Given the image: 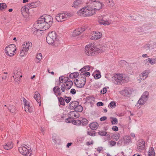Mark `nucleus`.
Segmentation results:
<instances>
[{
	"mask_svg": "<svg viewBox=\"0 0 156 156\" xmlns=\"http://www.w3.org/2000/svg\"><path fill=\"white\" fill-rule=\"evenodd\" d=\"M112 129L115 131H117L118 130V129L117 126H114L112 128Z\"/></svg>",
	"mask_w": 156,
	"mask_h": 156,
	"instance_id": "59",
	"label": "nucleus"
},
{
	"mask_svg": "<svg viewBox=\"0 0 156 156\" xmlns=\"http://www.w3.org/2000/svg\"><path fill=\"white\" fill-rule=\"evenodd\" d=\"M86 29V27H84L82 28H79L76 30H75L72 34L73 36H76L80 34L81 33Z\"/></svg>",
	"mask_w": 156,
	"mask_h": 156,
	"instance_id": "16",
	"label": "nucleus"
},
{
	"mask_svg": "<svg viewBox=\"0 0 156 156\" xmlns=\"http://www.w3.org/2000/svg\"><path fill=\"white\" fill-rule=\"evenodd\" d=\"M116 106V103L114 101H111L108 105L109 108L111 107L112 108H114Z\"/></svg>",
	"mask_w": 156,
	"mask_h": 156,
	"instance_id": "46",
	"label": "nucleus"
},
{
	"mask_svg": "<svg viewBox=\"0 0 156 156\" xmlns=\"http://www.w3.org/2000/svg\"><path fill=\"white\" fill-rule=\"evenodd\" d=\"M79 75V73L78 72H74L71 73L69 75V77L71 78H76Z\"/></svg>",
	"mask_w": 156,
	"mask_h": 156,
	"instance_id": "35",
	"label": "nucleus"
},
{
	"mask_svg": "<svg viewBox=\"0 0 156 156\" xmlns=\"http://www.w3.org/2000/svg\"><path fill=\"white\" fill-rule=\"evenodd\" d=\"M66 86L67 90L69 89L73 84V82L71 80L68 81L66 83Z\"/></svg>",
	"mask_w": 156,
	"mask_h": 156,
	"instance_id": "33",
	"label": "nucleus"
},
{
	"mask_svg": "<svg viewBox=\"0 0 156 156\" xmlns=\"http://www.w3.org/2000/svg\"><path fill=\"white\" fill-rule=\"evenodd\" d=\"M47 42L49 44H52L55 46H57L59 44V42L56 33L55 32L52 31L49 33L46 37Z\"/></svg>",
	"mask_w": 156,
	"mask_h": 156,
	"instance_id": "3",
	"label": "nucleus"
},
{
	"mask_svg": "<svg viewBox=\"0 0 156 156\" xmlns=\"http://www.w3.org/2000/svg\"><path fill=\"white\" fill-rule=\"evenodd\" d=\"M98 133L101 136H105L106 135L107 133L105 131H99L98 132Z\"/></svg>",
	"mask_w": 156,
	"mask_h": 156,
	"instance_id": "49",
	"label": "nucleus"
},
{
	"mask_svg": "<svg viewBox=\"0 0 156 156\" xmlns=\"http://www.w3.org/2000/svg\"><path fill=\"white\" fill-rule=\"evenodd\" d=\"M98 126V123L97 122H95L91 123L90 124L89 126L92 129L94 130L96 129Z\"/></svg>",
	"mask_w": 156,
	"mask_h": 156,
	"instance_id": "27",
	"label": "nucleus"
},
{
	"mask_svg": "<svg viewBox=\"0 0 156 156\" xmlns=\"http://www.w3.org/2000/svg\"><path fill=\"white\" fill-rule=\"evenodd\" d=\"M69 80L68 77L60 76L59 78V85L60 84V83H66Z\"/></svg>",
	"mask_w": 156,
	"mask_h": 156,
	"instance_id": "28",
	"label": "nucleus"
},
{
	"mask_svg": "<svg viewBox=\"0 0 156 156\" xmlns=\"http://www.w3.org/2000/svg\"><path fill=\"white\" fill-rule=\"evenodd\" d=\"M108 5L111 7L112 8H114L115 7V5L114 2L113 1H112L110 3L108 4Z\"/></svg>",
	"mask_w": 156,
	"mask_h": 156,
	"instance_id": "56",
	"label": "nucleus"
},
{
	"mask_svg": "<svg viewBox=\"0 0 156 156\" xmlns=\"http://www.w3.org/2000/svg\"><path fill=\"white\" fill-rule=\"evenodd\" d=\"M102 148L101 147H98L97 148V151H98L99 152V153H100V151L102 150Z\"/></svg>",
	"mask_w": 156,
	"mask_h": 156,
	"instance_id": "63",
	"label": "nucleus"
},
{
	"mask_svg": "<svg viewBox=\"0 0 156 156\" xmlns=\"http://www.w3.org/2000/svg\"><path fill=\"white\" fill-rule=\"evenodd\" d=\"M79 102L76 101L71 102L69 104V107L71 109H75L77 106L79 105Z\"/></svg>",
	"mask_w": 156,
	"mask_h": 156,
	"instance_id": "29",
	"label": "nucleus"
},
{
	"mask_svg": "<svg viewBox=\"0 0 156 156\" xmlns=\"http://www.w3.org/2000/svg\"><path fill=\"white\" fill-rule=\"evenodd\" d=\"M107 119V117L106 116H103L100 118V120L101 121H103L106 120Z\"/></svg>",
	"mask_w": 156,
	"mask_h": 156,
	"instance_id": "62",
	"label": "nucleus"
},
{
	"mask_svg": "<svg viewBox=\"0 0 156 156\" xmlns=\"http://www.w3.org/2000/svg\"><path fill=\"white\" fill-rule=\"evenodd\" d=\"M29 9L28 5L23 7L21 9V12L23 16L25 17L29 16Z\"/></svg>",
	"mask_w": 156,
	"mask_h": 156,
	"instance_id": "14",
	"label": "nucleus"
},
{
	"mask_svg": "<svg viewBox=\"0 0 156 156\" xmlns=\"http://www.w3.org/2000/svg\"><path fill=\"white\" fill-rule=\"evenodd\" d=\"M70 93L73 94H75L76 93V90L73 88L71 89L70 90Z\"/></svg>",
	"mask_w": 156,
	"mask_h": 156,
	"instance_id": "60",
	"label": "nucleus"
},
{
	"mask_svg": "<svg viewBox=\"0 0 156 156\" xmlns=\"http://www.w3.org/2000/svg\"><path fill=\"white\" fill-rule=\"evenodd\" d=\"M53 20H37L34 24L36 28L34 29V34L40 36L44 30L48 29L51 25Z\"/></svg>",
	"mask_w": 156,
	"mask_h": 156,
	"instance_id": "2",
	"label": "nucleus"
},
{
	"mask_svg": "<svg viewBox=\"0 0 156 156\" xmlns=\"http://www.w3.org/2000/svg\"><path fill=\"white\" fill-rule=\"evenodd\" d=\"M112 80L115 84H119L122 83L128 82L129 79L125 75L121 74L115 75Z\"/></svg>",
	"mask_w": 156,
	"mask_h": 156,
	"instance_id": "4",
	"label": "nucleus"
},
{
	"mask_svg": "<svg viewBox=\"0 0 156 156\" xmlns=\"http://www.w3.org/2000/svg\"><path fill=\"white\" fill-rule=\"evenodd\" d=\"M90 73L89 72H85L83 73L82 74H81V76H83L86 78V76H90Z\"/></svg>",
	"mask_w": 156,
	"mask_h": 156,
	"instance_id": "47",
	"label": "nucleus"
},
{
	"mask_svg": "<svg viewBox=\"0 0 156 156\" xmlns=\"http://www.w3.org/2000/svg\"><path fill=\"white\" fill-rule=\"evenodd\" d=\"M27 148L25 147H20L18 150L22 154L26 156H30L32 153L31 150L29 147Z\"/></svg>",
	"mask_w": 156,
	"mask_h": 156,
	"instance_id": "9",
	"label": "nucleus"
},
{
	"mask_svg": "<svg viewBox=\"0 0 156 156\" xmlns=\"http://www.w3.org/2000/svg\"><path fill=\"white\" fill-rule=\"evenodd\" d=\"M109 49H111V48H110L109 45L105 44L102 47L99 48V51L98 52L101 53L104 51L105 50H108Z\"/></svg>",
	"mask_w": 156,
	"mask_h": 156,
	"instance_id": "22",
	"label": "nucleus"
},
{
	"mask_svg": "<svg viewBox=\"0 0 156 156\" xmlns=\"http://www.w3.org/2000/svg\"><path fill=\"white\" fill-rule=\"evenodd\" d=\"M150 44H147L144 47V48L145 49H146V50H148L150 48Z\"/></svg>",
	"mask_w": 156,
	"mask_h": 156,
	"instance_id": "58",
	"label": "nucleus"
},
{
	"mask_svg": "<svg viewBox=\"0 0 156 156\" xmlns=\"http://www.w3.org/2000/svg\"><path fill=\"white\" fill-rule=\"evenodd\" d=\"M73 14L71 13H61L57 14L56 16V20H61L63 19H71V17L72 16Z\"/></svg>",
	"mask_w": 156,
	"mask_h": 156,
	"instance_id": "10",
	"label": "nucleus"
},
{
	"mask_svg": "<svg viewBox=\"0 0 156 156\" xmlns=\"http://www.w3.org/2000/svg\"><path fill=\"white\" fill-rule=\"evenodd\" d=\"M52 138L53 141L55 144H58L60 142V140L59 139L58 136H53Z\"/></svg>",
	"mask_w": 156,
	"mask_h": 156,
	"instance_id": "39",
	"label": "nucleus"
},
{
	"mask_svg": "<svg viewBox=\"0 0 156 156\" xmlns=\"http://www.w3.org/2000/svg\"><path fill=\"white\" fill-rule=\"evenodd\" d=\"M9 110L12 113H15L16 110V107L13 105H11L9 108Z\"/></svg>",
	"mask_w": 156,
	"mask_h": 156,
	"instance_id": "44",
	"label": "nucleus"
},
{
	"mask_svg": "<svg viewBox=\"0 0 156 156\" xmlns=\"http://www.w3.org/2000/svg\"><path fill=\"white\" fill-rule=\"evenodd\" d=\"M99 23L101 24L107 25L111 23V20H98Z\"/></svg>",
	"mask_w": 156,
	"mask_h": 156,
	"instance_id": "26",
	"label": "nucleus"
},
{
	"mask_svg": "<svg viewBox=\"0 0 156 156\" xmlns=\"http://www.w3.org/2000/svg\"><path fill=\"white\" fill-rule=\"evenodd\" d=\"M123 141L125 145L128 144L129 143L131 142V140L130 136H124L123 138Z\"/></svg>",
	"mask_w": 156,
	"mask_h": 156,
	"instance_id": "24",
	"label": "nucleus"
},
{
	"mask_svg": "<svg viewBox=\"0 0 156 156\" xmlns=\"http://www.w3.org/2000/svg\"><path fill=\"white\" fill-rule=\"evenodd\" d=\"M111 122L112 124H117L118 121L117 119L115 118L111 117Z\"/></svg>",
	"mask_w": 156,
	"mask_h": 156,
	"instance_id": "45",
	"label": "nucleus"
},
{
	"mask_svg": "<svg viewBox=\"0 0 156 156\" xmlns=\"http://www.w3.org/2000/svg\"><path fill=\"white\" fill-rule=\"evenodd\" d=\"M7 7V5L5 3H0V11H3Z\"/></svg>",
	"mask_w": 156,
	"mask_h": 156,
	"instance_id": "40",
	"label": "nucleus"
},
{
	"mask_svg": "<svg viewBox=\"0 0 156 156\" xmlns=\"http://www.w3.org/2000/svg\"><path fill=\"white\" fill-rule=\"evenodd\" d=\"M40 2L39 1L32 2L27 5L29 8H32L39 7L40 5Z\"/></svg>",
	"mask_w": 156,
	"mask_h": 156,
	"instance_id": "19",
	"label": "nucleus"
},
{
	"mask_svg": "<svg viewBox=\"0 0 156 156\" xmlns=\"http://www.w3.org/2000/svg\"><path fill=\"white\" fill-rule=\"evenodd\" d=\"M106 136L108 140H109L111 139V136L110 135L108 134L106 135Z\"/></svg>",
	"mask_w": 156,
	"mask_h": 156,
	"instance_id": "64",
	"label": "nucleus"
},
{
	"mask_svg": "<svg viewBox=\"0 0 156 156\" xmlns=\"http://www.w3.org/2000/svg\"><path fill=\"white\" fill-rule=\"evenodd\" d=\"M121 29L122 31L124 33H126L130 31V29L129 28H126L123 27L121 28Z\"/></svg>",
	"mask_w": 156,
	"mask_h": 156,
	"instance_id": "48",
	"label": "nucleus"
},
{
	"mask_svg": "<svg viewBox=\"0 0 156 156\" xmlns=\"http://www.w3.org/2000/svg\"><path fill=\"white\" fill-rule=\"evenodd\" d=\"M121 94L125 96H127L129 95L130 91L129 89H126L120 91Z\"/></svg>",
	"mask_w": 156,
	"mask_h": 156,
	"instance_id": "23",
	"label": "nucleus"
},
{
	"mask_svg": "<svg viewBox=\"0 0 156 156\" xmlns=\"http://www.w3.org/2000/svg\"><path fill=\"white\" fill-rule=\"evenodd\" d=\"M83 110V107L80 105H78L74 109L75 111L77 112H81Z\"/></svg>",
	"mask_w": 156,
	"mask_h": 156,
	"instance_id": "36",
	"label": "nucleus"
},
{
	"mask_svg": "<svg viewBox=\"0 0 156 156\" xmlns=\"http://www.w3.org/2000/svg\"><path fill=\"white\" fill-rule=\"evenodd\" d=\"M85 53L88 55H93L95 51L98 52L99 48L95 46L94 44L93 43L89 44L87 45L85 47Z\"/></svg>",
	"mask_w": 156,
	"mask_h": 156,
	"instance_id": "5",
	"label": "nucleus"
},
{
	"mask_svg": "<svg viewBox=\"0 0 156 156\" xmlns=\"http://www.w3.org/2000/svg\"><path fill=\"white\" fill-rule=\"evenodd\" d=\"M60 88L62 92H64L65 91V89H66V86L64 84H62L61 85Z\"/></svg>",
	"mask_w": 156,
	"mask_h": 156,
	"instance_id": "50",
	"label": "nucleus"
},
{
	"mask_svg": "<svg viewBox=\"0 0 156 156\" xmlns=\"http://www.w3.org/2000/svg\"><path fill=\"white\" fill-rule=\"evenodd\" d=\"M32 47L31 42L28 41L24 42L22 45V49L20 53V55L21 57L26 55L28 53V51L31 49Z\"/></svg>",
	"mask_w": 156,
	"mask_h": 156,
	"instance_id": "6",
	"label": "nucleus"
},
{
	"mask_svg": "<svg viewBox=\"0 0 156 156\" xmlns=\"http://www.w3.org/2000/svg\"><path fill=\"white\" fill-rule=\"evenodd\" d=\"M101 77V75L100 74H97L94 76V78L96 79H98Z\"/></svg>",
	"mask_w": 156,
	"mask_h": 156,
	"instance_id": "57",
	"label": "nucleus"
},
{
	"mask_svg": "<svg viewBox=\"0 0 156 156\" xmlns=\"http://www.w3.org/2000/svg\"><path fill=\"white\" fill-rule=\"evenodd\" d=\"M102 7L101 3L94 1H91L87 4L86 6L78 11L77 13L80 16H91L95 14V12Z\"/></svg>",
	"mask_w": 156,
	"mask_h": 156,
	"instance_id": "1",
	"label": "nucleus"
},
{
	"mask_svg": "<svg viewBox=\"0 0 156 156\" xmlns=\"http://www.w3.org/2000/svg\"><path fill=\"white\" fill-rule=\"evenodd\" d=\"M102 36V34L99 32H94L92 35H90L89 37L91 40L98 39L101 38Z\"/></svg>",
	"mask_w": 156,
	"mask_h": 156,
	"instance_id": "13",
	"label": "nucleus"
},
{
	"mask_svg": "<svg viewBox=\"0 0 156 156\" xmlns=\"http://www.w3.org/2000/svg\"><path fill=\"white\" fill-rule=\"evenodd\" d=\"M36 58L38 60H41L42 58V55L41 53H38L36 56Z\"/></svg>",
	"mask_w": 156,
	"mask_h": 156,
	"instance_id": "52",
	"label": "nucleus"
},
{
	"mask_svg": "<svg viewBox=\"0 0 156 156\" xmlns=\"http://www.w3.org/2000/svg\"><path fill=\"white\" fill-rule=\"evenodd\" d=\"M109 144L111 147H112L115 146L116 143L115 141L111 140L109 142Z\"/></svg>",
	"mask_w": 156,
	"mask_h": 156,
	"instance_id": "51",
	"label": "nucleus"
},
{
	"mask_svg": "<svg viewBox=\"0 0 156 156\" xmlns=\"http://www.w3.org/2000/svg\"><path fill=\"white\" fill-rule=\"evenodd\" d=\"M16 50V46L14 44H11L7 46L5 49L7 55L9 56H13Z\"/></svg>",
	"mask_w": 156,
	"mask_h": 156,
	"instance_id": "7",
	"label": "nucleus"
},
{
	"mask_svg": "<svg viewBox=\"0 0 156 156\" xmlns=\"http://www.w3.org/2000/svg\"><path fill=\"white\" fill-rule=\"evenodd\" d=\"M86 78L83 76H81L76 79L74 81V83L76 86L79 88L83 87L85 85L86 82Z\"/></svg>",
	"mask_w": 156,
	"mask_h": 156,
	"instance_id": "8",
	"label": "nucleus"
},
{
	"mask_svg": "<svg viewBox=\"0 0 156 156\" xmlns=\"http://www.w3.org/2000/svg\"><path fill=\"white\" fill-rule=\"evenodd\" d=\"M83 4V0H76L73 2L72 7L75 8H78L81 6Z\"/></svg>",
	"mask_w": 156,
	"mask_h": 156,
	"instance_id": "15",
	"label": "nucleus"
},
{
	"mask_svg": "<svg viewBox=\"0 0 156 156\" xmlns=\"http://www.w3.org/2000/svg\"><path fill=\"white\" fill-rule=\"evenodd\" d=\"M149 97V93L147 91L144 92L138 101V103L140 105H144L146 102Z\"/></svg>",
	"mask_w": 156,
	"mask_h": 156,
	"instance_id": "11",
	"label": "nucleus"
},
{
	"mask_svg": "<svg viewBox=\"0 0 156 156\" xmlns=\"http://www.w3.org/2000/svg\"><path fill=\"white\" fill-rule=\"evenodd\" d=\"M91 67L89 66H86L81 69L80 71L81 73H83L86 71H88L90 69Z\"/></svg>",
	"mask_w": 156,
	"mask_h": 156,
	"instance_id": "32",
	"label": "nucleus"
},
{
	"mask_svg": "<svg viewBox=\"0 0 156 156\" xmlns=\"http://www.w3.org/2000/svg\"><path fill=\"white\" fill-rule=\"evenodd\" d=\"M20 72H18L17 73H16V74L15 73H14V75L12 76V77L15 80H19V79L20 78Z\"/></svg>",
	"mask_w": 156,
	"mask_h": 156,
	"instance_id": "37",
	"label": "nucleus"
},
{
	"mask_svg": "<svg viewBox=\"0 0 156 156\" xmlns=\"http://www.w3.org/2000/svg\"><path fill=\"white\" fill-rule=\"evenodd\" d=\"M71 118H76L79 116V114L76 111L71 112L69 114Z\"/></svg>",
	"mask_w": 156,
	"mask_h": 156,
	"instance_id": "25",
	"label": "nucleus"
},
{
	"mask_svg": "<svg viewBox=\"0 0 156 156\" xmlns=\"http://www.w3.org/2000/svg\"><path fill=\"white\" fill-rule=\"evenodd\" d=\"M39 19L40 20H51L52 17L50 15L47 14H44L41 16Z\"/></svg>",
	"mask_w": 156,
	"mask_h": 156,
	"instance_id": "30",
	"label": "nucleus"
},
{
	"mask_svg": "<svg viewBox=\"0 0 156 156\" xmlns=\"http://www.w3.org/2000/svg\"><path fill=\"white\" fill-rule=\"evenodd\" d=\"M107 92V89L105 87H104L101 91V93L103 94H104L106 93Z\"/></svg>",
	"mask_w": 156,
	"mask_h": 156,
	"instance_id": "55",
	"label": "nucleus"
},
{
	"mask_svg": "<svg viewBox=\"0 0 156 156\" xmlns=\"http://www.w3.org/2000/svg\"><path fill=\"white\" fill-rule=\"evenodd\" d=\"M23 102L25 105L24 110L26 112L31 113L33 111V108H32L30 105L29 102L27 100L24 98H23Z\"/></svg>",
	"mask_w": 156,
	"mask_h": 156,
	"instance_id": "12",
	"label": "nucleus"
},
{
	"mask_svg": "<svg viewBox=\"0 0 156 156\" xmlns=\"http://www.w3.org/2000/svg\"><path fill=\"white\" fill-rule=\"evenodd\" d=\"M148 74V72L144 71L140 74L139 78L141 80H144L147 77Z\"/></svg>",
	"mask_w": 156,
	"mask_h": 156,
	"instance_id": "21",
	"label": "nucleus"
},
{
	"mask_svg": "<svg viewBox=\"0 0 156 156\" xmlns=\"http://www.w3.org/2000/svg\"><path fill=\"white\" fill-rule=\"evenodd\" d=\"M142 143L141 146L138 145L137 149L138 151L140 152L145 147V142H142Z\"/></svg>",
	"mask_w": 156,
	"mask_h": 156,
	"instance_id": "38",
	"label": "nucleus"
},
{
	"mask_svg": "<svg viewBox=\"0 0 156 156\" xmlns=\"http://www.w3.org/2000/svg\"><path fill=\"white\" fill-rule=\"evenodd\" d=\"M120 134L117 133H115L112 136L113 139H114L116 141H117L119 139Z\"/></svg>",
	"mask_w": 156,
	"mask_h": 156,
	"instance_id": "34",
	"label": "nucleus"
},
{
	"mask_svg": "<svg viewBox=\"0 0 156 156\" xmlns=\"http://www.w3.org/2000/svg\"><path fill=\"white\" fill-rule=\"evenodd\" d=\"M80 123H81L83 125H86L88 123V121L86 119H83L81 121L79 120H77L74 122L73 124L76 125L77 124Z\"/></svg>",
	"mask_w": 156,
	"mask_h": 156,
	"instance_id": "20",
	"label": "nucleus"
},
{
	"mask_svg": "<svg viewBox=\"0 0 156 156\" xmlns=\"http://www.w3.org/2000/svg\"><path fill=\"white\" fill-rule=\"evenodd\" d=\"M87 134L91 136H95V132L94 131L90 132L88 131L87 132Z\"/></svg>",
	"mask_w": 156,
	"mask_h": 156,
	"instance_id": "53",
	"label": "nucleus"
},
{
	"mask_svg": "<svg viewBox=\"0 0 156 156\" xmlns=\"http://www.w3.org/2000/svg\"><path fill=\"white\" fill-rule=\"evenodd\" d=\"M53 91L54 93L57 96L62 95V92L60 90V88L58 86H56L54 87L53 88Z\"/></svg>",
	"mask_w": 156,
	"mask_h": 156,
	"instance_id": "17",
	"label": "nucleus"
},
{
	"mask_svg": "<svg viewBox=\"0 0 156 156\" xmlns=\"http://www.w3.org/2000/svg\"><path fill=\"white\" fill-rule=\"evenodd\" d=\"M58 99L60 104L63 105H65V100L62 97H58Z\"/></svg>",
	"mask_w": 156,
	"mask_h": 156,
	"instance_id": "42",
	"label": "nucleus"
},
{
	"mask_svg": "<svg viewBox=\"0 0 156 156\" xmlns=\"http://www.w3.org/2000/svg\"><path fill=\"white\" fill-rule=\"evenodd\" d=\"M34 98L37 102L39 103V105L40 106L41 105L40 95L37 91H36L34 92Z\"/></svg>",
	"mask_w": 156,
	"mask_h": 156,
	"instance_id": "18",
	"label": "nucleus"
},
{
	"mask_svg": "<svg viewBox=\"0 0 156 156\" xmlns=\"http://www.w3.org/2000/svg\"><path fill=\"white\" fill-rule=\"evenodd\" d=\"M104 104L101 102H99L97 103V105L98 106H103Z\"/></svg>",
	"mask_w": 156,
	"mask_h": 156,
	"instance_id": "61",
	"label": "nucleus"
},
{
	"mask_svg": "<svg viewBox=\"0 0 156 156\" xmlns=\"http://www.w3.org/2000/svg\"><path fill=\"white\" fill-rule=\"evenodd\" d=\"M13 147V144L11 142H8L5 145L3 146L4 148L6 150H8L11 149Z\"/></svg>",
	"mask_w": 156,
	"mask_h": 156,
	"instance_id": "31",
	"label": "nucleus"
},
{
	"mask_svg": "<svg viewBox=\"0 0 156 156\" xmlns=\"http://www.w3.org/2000/svg\"><path fill=\"white\" fill-rule=\"evenodd\" d=\"M148 156H154L155 153L153 148L151 147V150H149L148 152Z\"/></svg>",
	"mask_w": 156,
	"mask_h": 156,
	"instance_id": "41",
	"label": "nucleus"
},
{
	"mask_svg": "<svg viewBox=\"0 0 156 156\" xmlns=\"http://www.w3.org/2000/svg\"><path fill=\"white\" fill-rule=\"evenodd\" d=\"M148 62L151 65L154 64L156 63V59L155 58H148Z\"/></svg>",
	"mask_w": 156,
	"mask_h": 156,
	"instance_id": "43",
	"label": "nucleus"
},
{
	"mask_svg": "<svg viewBox=\"0 0 156 156\" xmlns=\"http://www.w3.org/2000/svg\"><path fill=\"white\" fill-rule=\"evenodd\" d=\"M71 99V97H66V98L65 99V101L67 103H68L70 101Z\"/></svg>",
	"mask_w": 156,
	"mask_h": 156,
	"instance_id": "54",
	"label": "nucleus"
}]
</instances>
